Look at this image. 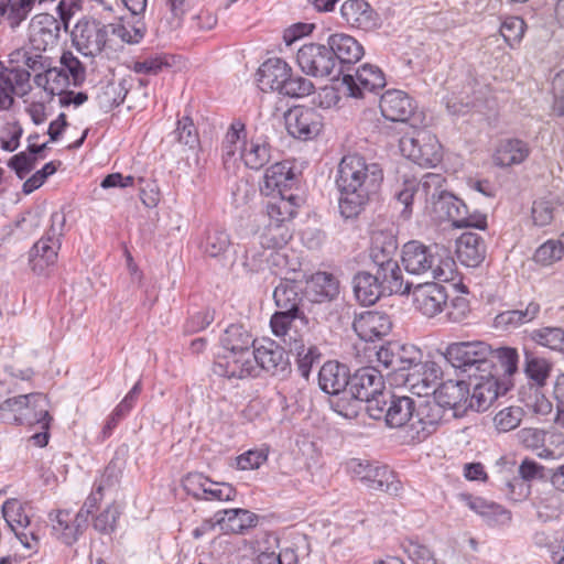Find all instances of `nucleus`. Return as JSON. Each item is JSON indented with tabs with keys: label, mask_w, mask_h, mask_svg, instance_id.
<instances>
[{
	"label": "nucleus",
	"mask_w": 564,
	"mask_h": 564,
	"mask_svg": "<svg viewBox=\"0 0 564 564\" xmlns=\"http://www.w3.org/2000/svg\"><path fill=\"white\" fill-rule=\"evenodd\" d=\"M383 181L379 164L367 163L359 154H347L338 164L336 185L340 192L339 210L345 218L360 214L370 196L376 194Z\"/></svg>",
	"instance_id": "nucleus-1"
},
{
	"label": "nucleus",
	"mask_w": 564,
	"mask_h": 564,
	"mask_svg": "<svg viewBox=\"0 0 564 564\" xmlns=\"http://www.w3.org/2000/svg\"><path fill=\"white\" fill-rule=\"evenodd\" d=\"M404 270L414 275H427L433 280H453L455 261L443 246H426L417 240L406 242L401 254Z\"/></svg>",
	"instance_id": "nucleus-2"
},
{
	"label": "nucleus",
	"mask_w": 564,
	"mask_h": 564,
	"mask_svg": "<svg viewBox=\"0 0 564 564\" xmlns=\"http://www.w3.org/2000/svg\"><path fill=\"white\" fill-rule=\"evenodd\" d=\"M377 361L386 370L390 372H400L403 379V383L413 392L419 395L422 393H427V390L431 388L426 378L422 379V383H420L415 379L414 373H406L404 371L414 370L415 372H420L421 370H425L431 368L434 371L435 364H422L421 362V352L413 345H400L398 343H388L384 346H381L379 350L376 352Z\"/></svg>",
	"instance_id": "nucleus-3"
},
{
	"label": "nucleus",
	"mask_w": 564,
	"mask_h": 564,
	"mask_svg": "<svg viewBox=\"0 0 564 564\" xmlns=\"http://www.w3.org/2000/svg\"><path fill=\"white\" fill-rule=\"evenodd\" d=\"M273 299L276 311L270 319V327L274 336H285L299 328V324L306 327L307 316L300 310L302 296L299 285L294 281H281L274 289Z\"/></svg>",
	"instance_id": "nucleus-4"
},
{
	"label": "nucleus",
	"mask_w": 564,
	"mask_h": 564,
	"mask_svg": "<svg viewBox=\"0 0 564 564\" xmlns=\"http://www.w3.org/2000/svg\"><path fill=\"white\" fill-rule=\"evenodd\" d=\"M494 350L482 340L455 341L446 346L443 356L455 369L477 377L494 367Z\"/></svg>",
	"instance_id": "nucleus-5"
},
{
	"label": "nucleus",
	"mask_w": 564,
	"mask_h": 564,
	"mask_svg": "<svg viewBox=\"0 0 564 564\" xmlns=\"http://www.w3.org/2000/svg\"><path fill=\"white\" fill-rule=\"evenodd\" d=\"M347 469L352 478L360 480L371 490H380L393 496H398L402 490L401 481L386 465L352 458L347 463Z\"/></svg>",
	"instance_id": "nucleus-6"
},
{
	"label": "nucleus",
	"mask_w": 564,
	"mask_h": 564,
	"mask_svg": "<svg viewBox=\"0 0 564 564\" xmlns=\"http://www.w3.org/2000/svg\"><path fill=\"white\" fill-rule=\"evenodd\" d=\"M399 148L404 156L423 167L435 166L442 160V147L436 135L425 129L404 134Z\"/></svg>",
	"instance_id": "nucleus-7"
},
{
	"label": "nucleus",
	"mask_w": 564,
	"mask_h": 564,
	"mask_svg": "<svg viewBox=\"0 0 564 564\" xmlns=\"http://www.w3.org/2000/svg\"><path fill=\"white\" fill-rule=\"evenodd\" d=\"M6 420L20 425H39L41 430H50L52 416L48 411V400L42 393L18 395Z\"/></svg>",
	"instance_id": "nucleus-8"
},
{
	"label": "nucleus",
	"mask_w": 564,
	"mask_h": 564,
	"mask_svg": "<svg viewBox=\"0 0 564 564\" xmlns=\"http://www.w3.org/2000/svg\"><path fill=\"white\" fill-rule=\"evenodd\" d=\"M414 410L415 401L412 398L394 394H388L381 401H375L371 406H367L371 417L376 420L383 417L389 427H403L406 432Z\"/></svg>",
	"instance_id": "nucleus-9"
},
{
	"label": "nucleus",
	"mask_w": 564,
	"mask_h": 564,
	"mask_svg": "<svg viewBox=\"0 0 564 564\" xmlns=\"http://www.w3.org/2000/svg\"><path fill=\"white\" fill-rule=\"evenodd\" d=\"M332 54L328 45L307 43L297 50L295 59L300 69L307 76L337 77L343 69H336Z\"/></svg>",
	"instance_id": "nucleus-10"
},
{
	"label": "nucleus",
	"mask_w": 564,
	"mask_h": 564,
	"mask_svg": "<svg viewBox=\"0 0 564 564\" xmlns=\"http://www.w3.org/2000/svg\"><path fill=\"white\" fill-rule=\"evenodd\" d=\"M109 30L102 22L84 17L73 28L72 43L84 56L95 57L106 47Z\"/></svg>",
	"instance_id": "nucleus-11"
},
{
	"label": "nucleus",
	"mask_w": 564,
	"mask_h": 564,
	"mask_svg": "<svg viewBox=\"0 0 564 564\" xmlns=\"http://www.w3.org/2000/svg\"><path fill=\"white\" fill-rule=\"evenodd\" d=\"M383 390V376L376 367H361L350 377V397L367 402V406H371L375 401H381L386 397Z\"/></svg>",
	"instance_id": "nucleus-12"
},
{
	"label": "nucleus",
	"mask_w": 564,
	"mask_h": 564,
	"mask_svg": "<svg viewBox=\"0 0 564 564\" xmlns=\"http://www.w3.org/2000/svg\"><path fill=\"white\" fill-rule=\"evenodd\" d=\"M445 420L447 419L444 416V410L438 404L432 400L420 402L415 404L406 435L411 441L422 442Z\"/></svg>",
	"instance_id": "nucleus-13"
},
{
	"label": "nucleus",
	"mask_w": 564,
	"mask_h": 564,
	"mask_svg": "<svg viewBox=\"0 0 564 564\" xmlns=\"http://www.w3.org/2000/svg\"><path fill=\"white\" fill-rule=\"evenodd\" d=\"M469 387L465 381L448 380L434 390L433 402L444 410V416L451 412L453 417L463 416L469 409Z\"/></svg>",
	"instance_id": "nucleus-14"
},
{
	"label": "nucleus",
	"mask_w": 564,
	"mask_h": 564,
	"mask_svg": "<svg viewBox=\"0 0 564 564\" xmlns=\"http://www.w3.org/2000/svg\"><path fill=\"white\" fill-rule=\"evenodd\" d=\"M479 382L468 394L469 409L477 412L486 411L500 395H505L511 388L510 380L500 381L491 370L477 375Z\"/></svg>",
	"instance_id": "nucleus-15"
},
{
	"label": "nucleus",
	"mask_w": 564,
	"mask_h": 564,
	"mask_svg": "<svg viewBox=\"0 0 564 564\" xmlns=\"http://www.w3.org/2000/svg\"><path fill=\"white\" fill-rule=\"evenodd\" d=\"M30 78V73L24 68L0 70V111L10 110L15 97H24L31 91Z\"/></svg>",
	"instance_id": "nucleus-16"
},
{
	"label": "nucleus",
	"mask_w": 564,
	"mask_h": 564,
	"mask_svg": "<svg viewBox=\"0 0 564 564\" xmlns=\"http://www.w3.org/2000/svg\"><path fill=\"white\" fill-rule=\"evenodd\" d=\"M254 366L271 373L284 377L291 371L290 361L283 347L272 339H263L252 350Z\"/></svg>",
	"instance_id": "nucleus-17"
},
{
	"label": "nucleus",
	"mask_w": 564,
	"mask_h": 564,
	"mask_svg": "<svg viewBox=\"0 0 564 564\" xmlns=\"http://www.w3.org/2000/svg\"><path fill=\"white\" fill-rule=\"evenodd\" d=\"M349 96L362 98L367 93H377L386 86V77L382 70L372 64H364L355 75H344Z\"/></svg>",
	"instance_id": "nucleus-18"
},
{
	"label": "nucleus",
	"mask_w": 564,
	"mask_h": 564,
	"mask_svg": "<svg viewBox=\"0 0 564 564\" xmlns=\"http://www.w3.org/2000/svg\"><path fill=\"white\" fill-rule=\"evenodd\" d=\"M289 133L300 140L317 137L323 128L322 116L313 108L296 107L285 115Z\"/></svg>",
	"instance_id": "nucleus-19"
},
{
	"label": "nucleus",
	"mask_w": 564,
	"mask_h": 564,
	"mask_svg": "<svg viewBox=\"0 0 564 564\" xmlns=\"http://www.w3.org/2000/svg\"><path fill=\"white\" fill-rule=\"evenodd\" d=\"M340 17L350 29L373 31L381 24L378 12L366 0H346L340 6Z\"/></svg>",
	"instance_id": "nucleus-20"
},
{
	"label": "nucleus",
	"mask_w": 564,
	"mask_h": 564,
	"mask_svg": "<svg viewBox=\"0 0 564 564\" xmlns=\"http://www.w3.org/2000/svg\"><path fill=\"white\" fill-rule=\"evenodd\" d=\"M412 299L414 308L429 318L442 313L447 304L445 288L434 282L414 286Z\"/></svg>",
	"instance_id": "nucleus-21"
},
{
	"label": "nucleus",
	"mask_w": 564,
	"mask_h": 564,
	"mask_svg": "<svg viewBox=\"0 0 564 564\" xmlns=\"http://www.w3.org/2000/svg\"><path fill=\"white\" fill-rule=\"evenodd\" d=\"M53 535L66 545H72L87 529L83 514L70 510H56L48 513Z\"/></svg>",
	"instance_id": "nucleus-22"
},
{
	"label": "nucleus",
	"mask_w": 564,
	"mask_h": 564,
	"mask_svg": "<svg viewBox=\"0 0 564 564\" xmlns=\"http://www.w3.org/2000/svg\"><path fill=\"white\" fill-rule=\"evenodd\" d=\"M59 32L61 22L52 14H36L29 25V44L35 51H46L57 44Z\"/></svg>",
	"instance_id": "nucleus-23"
},
{
	"label": "nucleus",
	"mask_w": 564,
	"mask_h": 564,
	"mask_svg": "<svg viewBox=\"0 0 564 564\" xmlns=\"http://www.w3.org/2000/svg\"><path fill=\"white\" fill-rule=\"evenodd\" d=\"M185 488L195 498L204 500L230 501L237 496V490L230 484L214 482L202 474H189Z\"/></svg>",
	"instance_id": "nucleus-24"
},
{
	"label": "nucleus",
	"mask_w": 564,
	"mask_h": 564,
	"mask_svg": "<svg viewBox=\"0 0 564 564\" xmlns=\"http://www.w3.org/2000/svg\"><path fill=\"white\" fill-rule=\"evenodd\" d=\"M278 337L289 347L290 351L296 355L297 370L300 375L307 380L313 366L319 364L322 357L317 346H306L304 343V334L301 333L299 328H294V330L288 333L285 336Z\"/></svg>",
	"instance_id": "nucleus-25"
},
{
	"label": "nucleus",
	"mask_w": 564,
	"mask_h": 564,
	"mask_svg": "<svg viewBox=\"0 0 564 564\" xmlns=\"http://www.w3.org/2000/svg\"><path fill=\"white\" fill-rule=\"evenodd\" d=\"M254 371L252 350L217 356L213 365V372L225 378L242 379L252 376Z\"/></svg>",
	"instance_id": "nucleus-26"
},
{
	"label": "nucleus",
	"mask_w": 564,
	"mask_h": 564,
	"mask_svg": "<svg viewBox=\"0 0 564 564\" xmlns=\"http://www.w3.org/2000/svg\"><path fill=\"white\" fill-rule=\"evenodd\" d=\"M352 327L360 339L375 341L390 333L392 323L386 313L367 311L355 318Z\"/></svg>",
	"instance_id": "nucleus-27"
},
{
	"label": "nucleus",
	"mask_w": 564,
	"mask_h": 564,
	"mask_svg": "<svg viewBox=\"0 0 564 564\" xmlns=\"http://www.w3.org/2000/svg\"><path fill=\"white\" fill-rule=\"evenodd\" d=\"M381 115L390 121L405 122L414 113L415 105L412 98L399 89L387 90L380 98Z\"/></svg>",
	"instance_id": "nucleus-28"
},
{
	"label": "nucleus",
	"mask_w": 564,
	"mask_h": 564,
	"mask_svg": "<svg viewBox=\"0 0 564 564\" xmlns=\"http://www.w3.org/2000/svg\"><path fill=\"white\" fill-rule=\"evenodd\" d=\"M294 180L293 164L289 161L276 162L265 170L260 191L265 196L284 195L283 192L292 186Z\"/></svg>",
	"instance_id": "nucleus-29"
},
{
	"label": "nucleus",
	"mask_w": 564,
	"mask_h": 564,
	"mask_svg": "<svg viewBox=\"0 0 564 564\" xmlns=\"http://www.w3.org/2000/svg\"><path fill=\"white\" fill-rule=\"evenodd\" d=\"M327 45L333 52L336 69H341V64L357 63L364 55L362 45L351 35L346 33L332 34Z\"/></svg>",
	"instance_id": "nucleus-30"
},
{
	"label": "nucleus",
	"mask_w": 564,
	"mask_h": 564,
	"mask_svg": "<svg viewBox=\"0 0 564 564\" xmlns=\"http://www.w3.org/2000/svg\"><path fill=\"white\" fill-rule=\"evenodd\" d=\"M2 514L6 522L15 533L21 543L29 549L32 547L31 543L29 542V535L34 541H36L37 538L33 531H26L30 525V518L26 514L22 503L17 499L7 500L2 505Z\"/></svg>",
	"instance_id": "nucleus-31"
},
{
	"label": "nucleus",
	"mask_w": 564,
	"mask_h": 564,
	"mask_svg": "<svg viewBox=\"0 0 564 564\" xmlns=\"http://www.w3.org/2000/svg\"><path fill=\"white\" fill-rule=\"evenodd\" d=\"M305 291L312 302H330L338 297L340 284L333 273L318 271L306 281Z\"/></svg>",
	"instance_id": "nucleus-32"
},
{
	"label": "nucleus",
	"mask_w": 564,
	"mask_h": 564,
	"mask_svg": "<svg viewBox=\"0 0 564 564\" xmlns=\"http://www.w3.org/2000/svg\"><path fill=\"white\" fill-rule=\"evenodd\" d=\"M350 377L345 365L327 361L319 369L318 384L324 392L336 395L349 389Z\"/></svg>",
	"instance_id": "nucleus-33"
},
{
	"label": "nucleus",
	"mask_w": 564,
	"mask_h": 564,
	"mask_svg": "<svg viewBox=\"0 0 564 564\" xmlns=\"http://www.w3.org/2000/svg\"><path fill=\"white\" fill-rule=\"evenodd\" d=\"M215 523L224 533H243L257 525L258 516L246 509H225L214 514Z\"/></svg>",
	"instance_id": "nucleus-34"
},
{
	"label": "nucleus",
	"mask_w": 564,
	"mask_h": 564,
	"mask_svg": "<svg viewBox=\"0 0 564 564\" xmlns=\"http://www.w3.org/2000/svg\"><path fill=\"white\" fill-rule=\"evenodd\" d=\"M456 256L462 264L475 268L486 256V246L482 238L471 231L463 232L456 240Z\"/></svg>",
	"instance_id": "nucleus-35"
},
{
	"label": "nucleus",
	"mask_w": 564,
	"mask_h": 564,
	"mask_svg": "<svg viewBox=\"0 0 564 564\" xmlns=\"http://www.w3.org/2000/svg\"><path fill=\"white\" fill-rule=\"evenodd\" d=\"M240 158L251 170H260L272 159V148L264 135L251 137L245 140L240 149Z\"/></svg>",
	"instance_id": "nucleus-36"
},
{
	"label": "nucleus",
	"mask_w": 564,
	"mask_h": 564,
	"mask_svg": "<svg viewBox=\"0 0 564 564\" xmlns=\"http://www.w3.org/2000/svg\"><path fill=\"white\" fill-rule=\"evenodd\" d=\"M291 66L279 57L269 58L259 68V86L265 90L278 91L290 76Z\"/></svg>",
	"instance_id": "nucleus-37"
},
{
	"label": "nucleus",
	"mask_w": 564,
	"mask_h": 564,
	"mask_svg": "<svg viewBox=\"0 0 564 564\" xmlns=\"http://www.w3.org/2000/svg\"><path fill=\"white\" fill-rule=\"evenodd\" d=\"M373 270L386 294L404 295L410 293L411 283L404 282L402 271L397 260L376 265Z\"/></svg>",
	"instance_id": "nucleus-38"
},
{
	"label": "nucleus",
	"mask_w": 564,
	"mask_h": 564,
	"mask_svg": "<svg viewBox=\"0 0 564 564\" xmlns=\"http://www.w3.org/2000/svg\"><path fill=\"white\" fill-rule=\"evenodd\" d=\"M45 51H35L30 44L29 46H22L11 51L8 55V61L12 68H21L25 66L28 72L36 74H43L48 68L51 58L45 56Z\"/></svg>",
	"instance_id": "nucleus-39"
},
{
	"label": "nucleus",
	"mask_w": 564,
	"mask_h": 564,
	"mask_svg": "<svg viewBox=\"0 0 564 564\" xmlns=\"http://www.w3.org/2000/svg\"><path fill=\"white\" fill-rule=\"evenodd\" d=\"M530 148L527 142L520 139L501 140L494 153V162L498 166H511L527 160Z\"/></svg>",
	"instance_id": "nucleus-40"
},
{
	"label": "nucleus",
	"mask_w": 564,
	"mask_h": 564,
	"mask_svg": "<svg viewBox=\"0 0 564 564\" xmlns=\"http://www.w3.org/2000/svg\"><path fill=\"white\" fill-rule=\"evenodd\" d=\"M354 293L356 299L362 305L375 304L382 295H386L384 290L380 285L379 279H377L376 272L361 271L358 272L352 280Z\"/></svg>",
	"instance_id": "nucleus-41"
},
{
	"label": "nucleus",
	"mask_w": 564,
	"mask_h": 564,
	"mask_svg": "<svg viewBox=\"0 0 564 564\" xmlns=\"http://www.w3.org/2000/svg\"><path fill=\"white\" fill-rule=\"evenodd\" d=\"M61 68L59 63L52 65L51 61L45 73L34 75V84L52 96L62 95L69 86H73V80L69 79L68 72Z\"/></svg>",
	"instance_id": "nucleus-42"
},
{
	"label": "nucleus",
	"mask_w": 564,
	"mask_h": 564,
	"mask_svg": "<svg viewBox=\"0 0 564 564\" xmlns=\"http://www.w3.org/2000/svg\"><path fill=\"white\" fill-rule=\"evenodd\" d=\"M434 212L440 220H447L454 227L462 228L467 206L453 194L443 192L438 199L434 202Z\"/></svg>",
	"instance_id": "nucleus-43"
},
{
	"label": "nucleus",
	"mask_w": 564,
	"mask_h": 564,
	"mask_svg": "<svg viewBox=\"0 0 564 564\" xmlns=\"http://www.w3.org/2000/svg\"><path fill=\"white\" fill-rule=\"evenodd\" d=\"M61 241H51L42 237L30 250V265L36 273H42L46 268L53 265L57 260Z\"/></svg>",
	"instance_id": "nucleus-44"
},
{
	"label": "nucleus",
	"mask_w": 564,
	"mask_h": 564,
	"mask_svg": "<svg viewBox=\"0 0 564 564\" xmlns=\"http://www.w3.org/2000/svg\"><path fill=\"white\" fill-rule=\"evenodd\" d=\"M398 250V240L389 231L378 230L372 234L370 259L373 267L393 261Z\"/></svg>",
	"instance_id": "nucleus-45"
},
{
	"label": "nucleus",
	"mask_w": 564,
	"mask_h": 564,
	"mask_svg": "<svg viewBox=\"0 0 564 564\" xmlns=\"http://www.w3.org/2000/svg\"><path fill=\"white\" fill-rule=\"evenodd\" d=\"M256 340L242 324H230L220 336V345L226 354L249 351Z\"/></svg>",
	"instance_id": "nucleus-46"
},
{
	"label": "nucleus",
	"mask_w": 564,
	"mask_h": 564,
	"mask_svg": "<svg viewBox=\"0 0 564 564\" xmlns=\"http://www.w3.org/2000/svg\"><path fill=\"white\" fill-rule=\"evenodd\" d=\"M108 30L123 43L138 44L145 35L147 28L144 22L133 15L130 18H120L118 21L107 25Z\"/></svg>",
	"instance_id": "nucleus-47"
},
{
	"label": "nucleus",
	"mask_w": 564,
	"mask_h": 564,
	"mask_svg": "<svg viewBox=\"0 0 564 564\" xmlns=\"http://www.w3.org/2000/svg\"><path fill=\"white\" fill-rule=\"evenodd\" d=\"M267 204V214L269 221L285 224L291 226V221L296 214L295 197L293 195L271 196Z\"/></svg>",
	"instance_id": "nucleus-48"
},
{
	"label": "nucleus",
	"mask_w": 564,
	"mask_h": 564,
	"mask_svg": "<svg viewBox=\"0 0 564 564\" xmlns=\"http://www.w3.org/2000/svg\"><path fill=\"white\" fill-rule=\"evenodd\" d=\"M293 230L291 226L269 221L262 229L259 239L264 249H282L291 240Z\"/></svg>",
	"instance_id": "nucleus-49"
},
{
	"label": "nucleus",
	"mask_w": 564,
	"mask_h": 564,
	"mask_svg": "<svg viewBox=\"0 0 564 564\" xmlns=\"http://www.w3.org/2000/svg\"><path fill=\"white\" fill-rule=\"evenodd\" d=\"M563 498L554 489L540 492L534 499L536 514L543 522L556 519L562 510Z\"/></svg>",
	"instance_id": "nucleus-50"
},
{
	"label": "nucleus",
	"mask_w": 564,
	"mask_h": 564,
	"mask_svg": "<svg viewBox=\"0 0 564 564\" xmlns=\"http://www.w3.org/2000/svg\"><path fill=\"white\" fill-rule=\"evenodd\" d=\"M230 246L229 235L220 228L214 227L206 231L200 249L212 258L224 254Z\"/></svg>",
	"instance_id": "nucleus-51"
},
{
	"label": "nucleus",
	"mask_w": 564,
	"mask_h": 564,
	"mask_svg": "<svg viewBox=\"0 0 564 564\" xmlns=\"http://www.w3.org/2000/svg\"><path fill=\"white\" fill-rule=\"evenodd\" d=\"M552 365L542 357L532 352H525L524 372L538 388L543 387L550 376Z\"/></svg>",
	"instance_id": "nucleus-52"
},
{
	"label": "nucleus",
	"mask_w": 564,
	"mask_h": 564,
	"mask_svg": "<svg viewBox=\"0 0 564 564\" xmlns=\"http://www.w3.org/2000/svg\"><path fill=\"white\" fill-rule=\"evenodd\" d=\"M531 339L544 347L564 355V329L561 327H542L531 333Z\"/></svg>",
	"instance_id": "nucleus-53"
},
{
	"label": "nucleus",
	"mask_w": 564,
	"mask_h": 564,
	"mask_svg": "<svg viewBox=\"0 0 564 564\" xmlns=\"http://www.w3.org/2000/svg\"><path fill=\"white\" fill-rule=\"evenodd\" d=\"M564 256V234L560 240H547L534 252V261L542 265H551Z\"/></svg>",
	"instance_id": "nucleus-54"
},
{
	"label": "nucleus",
	"mask_w": 564,
	"mask_h": 564,
	"mask_svg": "<svg viewBox=\"0 0 564 564\" xmlns=\"http://www.w3.org/2000/svg\"><path fill=\"white\" fill-rule=\"evenodd\" d=\"M173 141L191 149L198 143V132L191 117L185 116L177 121L175 130L170 134Z\"/></svg>",
	"instance_id": "nucleus-55"
},
{
	"label": "nucleus",
	"mask_w": 564,
	"mask_h": 564,
	"mask_svg": "<svg viewBox=\"0 0 564 564\" xmlns=\"http://www.w3.org/2000/svg\"><path fill=\"white\" fill-rule=\"evenodd\" d=\"M525 22L519 17H508L500 26V34L506 43L513 48L518 45L525 32Z\"/></svg>",
	"instance_id": "nucleus-56"
},
{
	"label": "nucleus",
	"mask_w": 564,
	"mask_h": 564,
	"mask_svg": "<svg viewBox=\"0 0 564 564\" xmlns=\"http://www.w3.org/2000/svg\"><path fill=\"white\" fill-rule=\"evenodd\" d=\"M421 182L415 177H405L401 187L395 191L394 197L403 206L402 215L409 217L412 213V203Z\"/></svg>",
	"instance_id": "nucleus-57"
},
{
	"label": "nucleus",
	"mask_w": 564,
	"mask_h": 564,
	"mask_svg": "<svg viewBox=\"0 0 564 564\" xmlns=\"http://www.w3.org/2000/svg\"><path fill=\"white\" fill-rule=\"evenodd\" d=\"M61 69H65L69 79L73 80V86H80L86 79V69L82 62L72 52L66 51L59 57Z\"/></svg>",
	"instance_id": "nucleus-58"
},
{
	"label": "nucleus",
	"mask_w": 564,
	"mask_h": 564,
	"mask_svg": "<svg viewBox=\"0 0 564 564\" xmlns=\"http://www.w3.org/2000/svg\"><path fill=\"white\" fill-rule=\"evenodd\" d=\"M314 90V85L310 79L302 76H294L292 70L289 78L285 80L280 95L300 98L308 96Z\"/></svg>",
	"instance_id": "nucleus-59"
},
{
	"label": "nucleus",
	"mask_w": 564,
	"mask_h": 564,
	"mask_svg": "<svg viewBox=\"0 0 564 564\" xmlns=\"http://www.w3.org/2000/svg\"><path fill=\"white\" fill-rule=\"evenodd\" d=\"M242 138H246L245 123L236 120L230 124L223 141V155L227 159L235 156Z\"/></svg>",
	"instance_id": "nucleus-60"
},
{
	"label": "nucleus",
	"mask_w": 564,
	"mask_h": 564,
	"mask_svg": "<svg viewBox=\"0 0 564 564\" xmlns=\"http://www.w3.org/2000/svg\"><path fill=\"white\" fill-rule=\"evenodd\" d=\"M215 319L213 310L206 307L198 312L193 313L185 321L183 330L185 334H195L207 328Z\"/></svg>",
	"instance_id": "nucleus-61"
},
{
	"label": "nucleus",
	"mask_w": 564,
	"mask_h": 564,
	"mask_svg": "<svg viewBox=\"0 0 564 564\" xmlns=\"http://www.w3.org/2000/svg\"><path fill=\"white\" fill-rule=\"evenodd\" d=\"M120 510L115 503L109 505L100 512L93 522L94 529L102 534H109L115 531Z\"/></svg>",
	"instance_id": "nucleus-62"
},
{
	"label": "nucleus",
	"mask_w": 564,
	"mask_h": 564,
	"mask_svg": "<svg viewBox=\"0 0 564 564\" xmlns=\"http://www.w3.org/2000/svg\"><path fill=\"white\" fill-rule=\"evenodd\" d=\"M522 419V411L520 408L509 406L499 411L494 421L496 427L500 432H509L519 426Z\"/></svg>",
	"instance_id": "nucleus-63"
},
{
	"label": "nucleus",
	"mask_w": 564,
	"mask_h": 564,
	"mask_svg": "<svg viewBox=\"0 0 564 564\" xmlns=\"http://www.w3.org/2000/svg\"><path fill=\"white\" fill-rule=\"evenodd\" d=\"M258 564H297V555L292 549H283L280 553L262 552L258 555Z\"/></svg>",
	"instance_id": "nucleus-64"
}]
</instances>
